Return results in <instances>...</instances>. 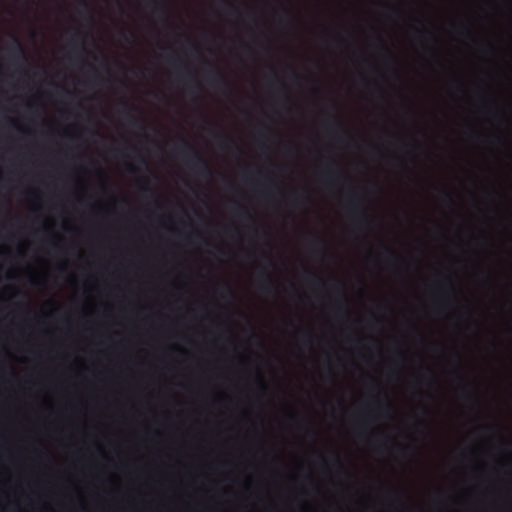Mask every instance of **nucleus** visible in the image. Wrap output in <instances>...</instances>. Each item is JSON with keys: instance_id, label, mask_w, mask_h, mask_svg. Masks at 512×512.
I'll return each instance as SVG.
<instances>
[{"instance_id": "1", "label": "nucleus", "mask_w": 512, "mask_h": 512, "mask_svg": "<svg viewBox=\"0 0 512 512\" xmlns=\"http://www.w3.org/2000/svg\"><path fill=\"white\" fill-rule=\"evenodd\" d=\"M177 152L185 164L197 175L209 179L213 175V170L207 160L188 142L183 141Z\"/></svg>"}, {"instance_id": "2", "label": "nucleus", "mask_w": 512, "mask_h": 512, "mask_svg": "<svg viewBox=\"0 0 512 512\" xmlns=\"http://www.w3.org/2000/svg\"><path fill=\"white\" fill-rule=\"evenodd\" d=\"M347 208L350 212L353 222L360 230H366L370 227L371 221L366 213L363 200L360 196L353 194L347 201Z\"/></svg>"}, {"instance_id": "3", "label": "nucleus", "mask_w": 512, "mask_h": 512, "mask_svg": "<svg viewBox=\"0 0 512 512\" xmlns=\"http://www.w3.org/2000/svg\"><path fill=\"white\" fill-rule=\"evenodd\" d=\"M256 283L258 290L263 294L271 295L276 292L277 287L275 281L267 270H261Z\"/></svg>"}, {"instance_id": "4", "label": "nucleus", "mask_w": 512, "mask_h": 512, "mask_svg": "<svg viewBox=\"0 0 512 512\" xmlns=\"http://www.w3.org/2000/svg\"><path fill=\"white\" fill-rule=\"evenodd\" d=\"M208 65L210 67L207 78L209 84L217 89H226L228 87V80L225 75L213 64L209 63Z\"/></svg>"}, {"instance_id": "5", "label": "nucleus", "mask_w": 512, "mask_h": 512, "mask_svg": "<svg viewBox=\"0 0 512 512\" xmlns=\"http://www.w3.org/2000/svg\"><path fill=\"white\" fill-rule=\"evenodd\" d=\"M8 55L14 62L26 60L24 48L17 38H13L12 44L8 47Z\"/></svg>"}, {"instance_id": "6", "label": "nucleus", "mask_w": 512, "mask_h": 512, "mask_svg": "<svg viewBox=\"0 0 512 512\" xmlns=\"http://www.w3.org/2000/svg\"><path fill=\"white\" fill-rule=\"evenodd\" d=\"M215 137L217 138V140H218V144H219V146H220L222 149L232 148V149H234L237 153H240V152H241V149H240V147L236 144V142H235L231 137H229L227 134H225L224 132L217 133V134L215 135Z\"/></svg>"}, {"instance_id": "7", "label": "nucleus", "mask_w": 512, "mask_h": 512, "mask_svg": "<svg viewBox=\"0 0 512 512\" xmlns=\"http://www.w3.org/2000/svg\"><path fill=\"white\" fill-rule=\"evenodd\" d=\"M232 212H233L234 215L238 216L239 218H241L243 220H246V221H249V222H254L255 221L254 217L248 211V209L246 207H244L243 205H241L240 203H238V202H233L232 203Z\"/></svg>"}, {"instance_id": "8", "label": "nucleus", "mask_w": 512, "mask_h": 512, "mask_svg": "<svg viewBox=\"0 0 512 512\" xmlns=\"http://www.w3.org/2000/svg\"><path fill=\"white\" fill-rule=\"evenodd\" d=\"M336 161L334 159H329L328 163L326 164L322 175L324 177V181L326 184H329L330 182L334 181L337 173H336Z\"/></svg>"}, {"instance_id": "9", "label": "nucleus", "mask_w": 512, "mask_h": 512, "mask_svg": "<svg viewBox=\"0 0 512 512\" xmlns=\"http://www.w3.org/2000/svg\"><path fill=\"white\" fill-rule=\"evenodd\" d=\"M123 105L125 106L124 114L127 122L133 127H141L144 122L143 119L132 113V108L126 102Z\"/></svg>"}, {"instance_id": "10", "label": "nucleus", "mask_w": 512, "mask_h": 512, "mask_svg": "<svg viewBox=\"0 0 512 512\" xmlns=\"http://www.w3.org/2000/svg\"><path fill=\"white\" fill-rule=\"evenodd\" d=\"M183 79H185V86L188 93L196 94L200 91V84L193 77L189 76L188 74L187 77H182L179 75L178 80L182 82Z\"/></svg>"}, {"instance_id": "11", "label": "nucleus", "mask_w": 512, "mask_h": 512, "mask_svg": "<svg viewBox=\"0 0 512 512\" xmlns=\"http://www.w3.org/2000/svg\"><path fill=\"white\" fill-rule=\"evenodd\" d=\"M70 43H71L74 51H77L79 49H82V50L84 49V42H83L82 38L79 37L78 33L73 34L70 37Z\"/></svg>"}, {"instance_id": "12", "label": "nucleus", "mask_w": 512, "mask_h": 512, "mask_svg": "<svg viewBox=\"0 0 512 512\" xmlns=\"http://www.w3.org/2000/svg\"><path fill=\"white\" fill-rule=\"evenodd\" d=\"M149 7H151L152 11L156 14H160L161 16L166 15V10L163 5H160L155 0H147Z\"/></svg>"}, {"instance_id": "13", "label": "nucleus", "mask_w": 512, "mask_h": 512, "mask_svg": "<svg viewBox=\"0 0 512 512\" xmlns=\"http://www.w3.org/2000/svg\"><path fill=\"white\" fill-rule=\"evenodd\" d=\"M305 277L311 283H316V284L321 285V286L325 285V282L323 281V279L319 275H317L315 273H312V272H310L308 270H305Z\"/></svg>"}, {"instance_id": "14", "label": "nucleus", "mask_w": 512, "mask_h": 512, "mask_svg": "<svg viewBox=\"0 0 512 512\" xmlns=\"http://www.w3.org/2000/svg\"><path fill=\"white\" fill-rule=\"evenodd\" d=\"M324 245V240L320 237V236H317V235H314L312 240L310 241L309 243V246L310 248L314 251V252H319V249Z\"/></svg>"}, {"instance_id": "15", "label": "nucleus", "mask_w": 512, "mask_h": 512, "mask_svg": "<svg viewBox=\"0 0 512 512\" xmlns=\"http://www.w3.org/2000/svg\"><path fill=\"white\" fill-rule=\"evenodd\" d=\"M272 74H273V77H274V84L276 86H278L282 92H285L286 91V87L284 86V84L278 78L275 70H272Z\"/></svg>"}, {"instance_id": "16", "label": "nucleus", "mask_w": 512, "mask_h": 512, "mask_svg": "<svg viewBox=\"0 0 512 512\" xmlns=\"http://www.w3.org/2000/svg\"><path fill=\"white\" fill-rule=\"evenodd\" d=\"M226 10L229 14L238 15V9L231 3L225 2Z\"/></svg>"}, {"instance_id": "17", "label": "nucleus", "mask_w": 512, "mask_h": 512, "mask_svg": "<svg viewBox=\"0 0 512 512\" xmlns=\"http://www.w3.org/2000/svg\"><path fill=\"white\" fill-rule=\"evenodd\" d=\"M222 290L224 292V295H223L224 297H228V298L234 297V293L228 284H224L222 287Z\"/></svg>"}, {"instance_id": "18", "label": "nucleus", "mask_w": 512, "mask_h": 512, "mask_svg": "<svg viewBox=\"0 0 512 512\" xmlns=\"http://www.w3.org/2000/svg\"><path fill=\"white\" fill-rule=\"evenodd\" d=\"M461 391H462V393H463V395H464L466 400H472L473 399V396L470 393L467 385L462 386Z\"/></svg>"}, {"instance_id": "19", "label": "nucleus", "mask_w": 512, "mask_h": 512, "mask_svg": "<svg viewBox=\"0 0 512 512\" xmlns=\"http://www.w3.org/2000/svg\"><path fill=\"white\" fill-rule=\"evenodd\" d=\"M328 125L333 128H336L337 130L342 127L341 122L336 118H332L331 121L328 123Z\"/></svg>"}, {"instance_id": "20", "label": "nucleus", "mask_w": 512, "mask_h": 512, "mask_svg": "<svg viewBox=\"0 0 512 512\" xmlns=\"http://www.w3.org/2000/svg\"><path fill=\"white\" fill-rule=\"evenodd\" d=\"M293 198L295 200V202H300V201H304V200H307L308 198L303 196L302 194H299V193H294L293 194Z\"/></svg>"}, {"instance_id": "21", "label": "nucleus", "mask_w": 512, "mask_h": 512, "mask_svg": "<svg viewBox=\"0 0 512 512\" xmlns=\"http://www.w3.org/2000/svg\"><path fill=\"white\" fill-rule=\"evenodd\" d=\"M332 138L338 140V141H342L343 140V134H340L338 133V131H335L331 134Z\"/></svg>"}, {"instance_id": "22", "label": "nucleus", "mask_w": 512, "mask_h": 512, "mask_svg": "<svg viewBox=\"0 0 512 512\" xmlns=\"http://www.w3.org/2000/svg\"><path fill=\"white\" fill-rule=\"evenodd\" d=\"M385 251H386L387 255H388L390 258L395 259V258L397 257V255L395 254V252H394V251H392L391 249H389V248L385 247Z\"/></svg>"}, {"instance_id": "23", "label": "nucleus", "mask_w": 512, "mask_h": 512, "mask_svg": "<svg viewBox=\"0 0 512 512\" xmlns=\"http://www.w3.org/2000/svg\"><path fill=\"white\" fill-rule=\"evenodd\" d=\"M121 36L126 40V41H129L131 37H133V34L131 32L127 33L125 31H123L121 33Z\"/></svg>"}, {"instance_id": "24", "label": "nucleus", "mask_w": 512, "mask_h": 512, "mask_svg": "<svg viewBox=\"0 0 512 512\" xmlns=\"http://www.w3.org/2000/svg\"><path fill=\"white\" fill-rule=\"evenodd\" d=\"M270 130H271L270 127L263 125L262 126V130L260 131V136L261 137H266V133L265 132L266 131H270Z\"/></svg>"}, {"instance_id": "25", "label": "nucleus", "mask_w": 512, "mask_h": 512, "mask_svg": "<svg viewBox=\"0 0 512 512\" xmlns=\"http://www.w3.org/2000/svg\"><path fill=\"white\" fill-rule=\"evenodd\" d=\"M304 343L307 344V345H310L311 344V341H312V338H311V335L310 334H306L304 336Z\"/></svg>"}, {"instance_id": "26", "label": "nucleus", "mask_w": 512, "mask_h": 512, "mask_svg": "<svg viewBox=\"0 0 512 512\" xmlns=\"http://www.w3.org/2000/svg\"><path fill=\"white\" fill-rule=\"evenodd\" d=\"M258 385H259V388L262 392H266L267 391V387L266 385L263 383V381L259 380L258 382Z\"/></svg>"}, {"instance_id": "27", "label": "nucleus", "mask_w": 512, "mask_h": 512, "mask_svg": "<svg viewBox=\"0 0 512 512\" xmlns=\"http://www.w3.org/2000/svg\"><path fill=\"white\" fill-rule=\"evenodd\" d=\"M389 404L388 403H378V408L379 409H385V410H388L389 409Z\"/></svg>"}, {"instance_id": "28", "label": "nucleus", "mask_w": 512, "mask_h": 512, "mask_svg": "<svg viewBox=\"0 0 512 512\" xmlns=\"http://www.w3.org/2000/svg\"><path fill=\"white\" fill-rule=\"evenodd\" d=\"M169 61L173 64V65H176L179 61L178 57L176 56H172L169 58Z\"/></svg>"}, {"instance_id": "29", "label": "nucleus", "mask_w": 512, "mask_h": 512, "mask_svg": "<svg viewBox=\"0 0 512 512\" xmlns=\"http://www.w3.org/2000/svg\"><path fill=\"white\" fill-rule=\"evenodd\" d=\"M339 299L342 302H345V303L347 302V298H346L345 294L342 291L339 292Z\"/></svg>"}, {"instance_id": "30", "label": "nucleus", "mask_w": 512, "mask_h": 512, "mask_svg": "<svg viewBox=\"0 0 512 512\" xmlns=\"http://www.w3.org/2000/svg\"><path fill=\"white\" fill-rule=\"evenodd\" d=\"M427 378L430 382L434 381V376L430 370H427Z\"/></svg>"}, {"instance_id": "31", "label": "nucleus", "mask_w": 512, "mask_h": 512, "mask_svg": "<svg viewBox=\"0 0 512 512\" xmlns=\"http://www.w3.org/2000/svg\"><path fill=\"white\" fill-rule=\"evenodd\" d=\"M81 5L83 6L84 11H85L86 13H88V12H89V6H88V4H87L86 2H84V1H82V2H81Z\"/></svg>"}, {"instance_id": "32", "label": "nucleus", "mask_w": 512, "mask_h": 512, "mask_svg": "<svg viewBox=\"0 0 512 512\" xmlns=\"http://www.w3.org/2000/svg\"><path fill=\"white\" fill-rule=\"evenodd\" d=\"M444 199H445V201H447L448 203H451V202H452V198H451V196H450L448 193H445V194H444Z\"/></svg>"}, {"instance_id": "33", "label": "nucleus", "mask_w": 512, "mask_h": 512, "mask_svg": "<svg viewBox=\"0 0 512 512\" xmlns=\"http://www.w3.org/2000/svg\"><path fill=\"white\" fill-rule=\"evenodd\" d=\"M266 259H267V267H268V268H271V267L273 266V262H272L271 258H269V257L267 256V257H266Z\"/></svg>"}, {"instance_id": "34", "label": "nucleus", "mask_w": 512, "mask_h": 512, "mask_svg": "<svg viewBox=\"0 0 512 512\" xmlns=\"http://www.w3.org/2000/svg\"><path fill=\"white\" fill-rule=\"evenodd\" d=\"M142 188H143V190H148L149 189V183H148L147 179L144 180V185H143Z\"/></svg>"}, {"instance_id": "35", "label": "nucleus", "mask_w": 512, "mask_h": 512, "mask_svg": "<svg viewBox=\"0 0 512 512\" xmlns=\"http://www.w3.org/2000/svg\"><path fill=\"white\" fill-rule=\"evenodd\" d=\"M333 459L337 465H339V466L341 465L340 459L337 455H334Z\"/></svg>"}, {"instance_id": "36", "label": "nucleus", "mask_w": 512, "mask_h": 512, "mask_svg": "<svg viewBox=\"0 0 512 512\" xmlns=\"http://www.w3.org/2000/svg\"><path fill=\"white\" fill-rule=\"evenodd\" d=\"M128 170L131 171V172H134L135 171V168L134 166L132 165H128Z\"/></svg>"}, {"instance_id": "37", "label": "nucleus", "mask_w": 512, "mask_h": 512, "mask_svg": "<svg viewBox=\"0 0 512 512\" xmlns=\"http://www.w3.org/2000/svg\"><path fill=\"white\" fill-rule=\"evenodd\" d=\"M285 14L289 17V18H292V15L290 12L286 11Z\"/></svg>"}, {"instance_id": "38", "label": "nucleus", "mask_w": 512, "mask_h": 512, "mask_svg": "<svg viewBox=\"0 0 512 512\" xmlns=\"http://www.w3.org/2000/svg\"><path fill=\"white\" fill-rule=\"evenodd\" d=\"M93 71H94L95 76L98 78V77H99V74H98L97 70H95V69L93 68Z\"/></svg>"}, {"instance_id": "39", "label": "nucleus", "mask_w": 512, "mask_h": 512, "mask_svg": "<svg viewBox=\"0 0 512 512\" xmlns=\"http://www.w3.org/2000/svg\"><path fill=\"white\" fill-rule=\"evenodd\" d=\"M293 76H294L295 79H299L298 74H296L295 72L293 73Z\"/></svg>"}, {"instance_id": "40", "label": "nucleus", "mask_w": 512, "mask_h": 512, "mask_svg": "<svg viewBox=\"0 0 512 512\" xmlns=\"http://www.w3.org/2000/svg\"><path fill=\"white\" fill-rule=\"evenodd\" d=\"M126 148L134 150V148L132 146H126Z\"/></svg>"}]
</instances>
